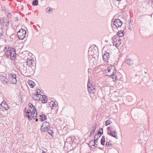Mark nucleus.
<instances>
[{"mask_svg": "<svg viewBox=\"0 0 153 153\" xmlns=\"http://www.w3.org/2000/svg\"><path fill=\"white\" fill-rule=\"evenodd\" d=\"M41 117V121H43L44 120H45L46 118V116L44 114H43L41 115H40Z\"/></svg>", "mask_w": 153, "mask_h": 153, "instance_id": "393cba45", "label": "nucleus"}, {"mask_svg": "<svg viewBox=\"0 0 153 153\" xmlns=\"http://www.w3.org/2000/svg\"><path fill=\"white\" fill-rule=\"evenodd\" d=\"M112 132V131L111 129L108 130V131L107 132V134L108 135L112 136V137H115L116 138H117V135L114 134H113Z\"/></svg>", "mask_w": 153, "mask_h": 153, "instance_id": "4468645a", "label": "nucleus"}, {"mask_svg": "<svg viewBox=\"0 0 153 153\" xmlns=\"http://www.w3.org/2000/svg\"><path fill=\"white\" fill-rule=\"evenodd\" d=\"M48 127H42V126H41L40 129L41 131L42 132H45L46 131H47L48 130Z\"/></svg>", "mask_w": 153, "mask_h": 153, "instance_id": "bb28decb", "label": "nucleus"}, {"mask_svg": "<svg viewBox=\"0 0 153 153\" xmlns=\"http://www.w3.org/2000/svg\"><path fill=\"white\" fill-rule=\"evenodd\" d=\"M52 9H51L50 7H48L46 9V11L48 14H51V13L53 12Z\"/></svg>", "mask_w": 153, "mask_h": 153, "instance_id": "b1692460", "label": "nucleus"}, {"mask_svg": "<svg viewBox=\"0 0 153 153\" xmlns=\"http://www.w3.org/2000/svg\"><path fill=\"white\" fill-rule=\"evenodd\" d=\"M118 39H119V37L118 36H116V35L114 36L112 38V43L114 45L116 41H117Z\"/></svg>", "mask_w": 153, "mask_h": 153, "instance_id": "dca6fc26", "label": "nucleus"}, {"mask_svg": "<svg viewBox=\"0 0 153 153\" xmlns=\"http://www.w3.org/2000/svg\"><path fill=\"white\" fill-rule=\"evenodd\" d=\"M102 58L104 61L106 62H108V61L109 59V53L107 51H104L103 55L102 56Z\"/></svg>", "mask_w": 153, "mask_h": 153, "instance_id": "9b49d317", "label": "nucleus"}, {"mask_svg": "<svg viewBox=\"0 0 153 153\" xmlns=\"http://www.w3.org/2000/svg\"><path fill=\"white\" fill-rule=\"evenodd\" d=\"M28 106L30 109H32L31 115H33L32 116V118L35 119L37 116V112L36 108L31 103H29Z\"/></svg>", "mask_w": 153, "mask_h": 153, "instance_id": "f257e3e1", "label": "nucleus"}, {"mask_svg": "<svg viewBox=\"0 0 153 153\" xmlns=\"http://www.w3.org/2000/svg\"><path fill=\"white\" fill-rule=\"evenodd\" d=\"M10 58L12 60H13L16 58V50L14 48H11V47H10Z\"/></svg>", "mask_w": 153, "mask_h": 153, "instance_id": "423d86ee", "label": "nucleus"}, {"mask_svg": "<svg viewBox=\"0 0 153 153\" xmlns=\"http://www.w3.org/2000/svg\"><path fill=\"white\" fill-rule=\"evenodd\" d=\"M72 141H73V143L76 144V141H75V139L74 138V137H72Z\"/></svg>", "mask_w": 153, "mask_h": 153, "instance_id": "ea45409f", "label": "nucleus"}, {"mask_svg": "<svg viewBox=\"0 0 153 153\" xmlns=\"http://www.w3.org/2000/svg\"><path fill=\"white\" fill-rule=\"evenodd\" d=\"M37 25L39 27H40L39 26V25Z\"/></svg>", "mask_w": 153, "mask_h": 153, "instance_id": "864d4df0", "label": "nucleus"}, {"mask_svg": "<svg viewBox=\"0 0 153 153\" xmlns=\"http://www.w3.org/2000/svg\"><path fill=\"white\" fill-rule=\"evenodd\" d=\"M36 94L35 93L34 94H33L32 96V98L33 99L35 100H39V98H36Z\"/></svg>", "mask_w": 153, "mask_h": 153, "instance_id": "2f4dec72", "label": "nucleus"}, {"mask_svg": "<svg viewBox=\"0 0 153 153\" xmlns=\"http://www.w3.org/2000/svg\"><path fill=\"white\" fill-rule=\"evenodd\" d=\"M131 114H133V111H132V110H131Z\"/></svg>", "mask_w": 153, "mask_h": 153, "instance_id": "49530a36", "label": "nucleus"}, {"mask_svg": "<svg viewBox=\"0 0 153 153\" xmlns=\"http://www.w3.org/2000/svg\"><path fill=\"white\" fill-rule=\"evenodd\" d=\"M105 136H103L101 139L100 141L101 144L103 146H104L105 145Z\"/></svg>", "mask_w": 153, "mask_h": 153, "instance_id": "5701e85b", "label": "nucleus"}, {"mask_svg": "<svg viewBox=\"0 0 153 153\" xmlns=\"http://www.w3.org/2000/svg\"><path fill=\"white\" fill-rule=\"evenodd\" d=\"M93 144V143H90V144Z\"/></svg>", "mask_w": 153, "mask_h": 153, "instance_id": "5fc2aeb1", "label": "nucleus"}, {"mask_svg": "<svg viewBox=\"0 0 153 153\" xmlns=\"http://www.w3.org/2000/svg\"><path fill=\"white\" fill-rule=\"evenodd\" d=\"M66 142L67 143H69L71 145L73 144L72 138L69 137L66 140Z\"/></svg>", "mask_w": 153, "mask_h": 153, "instance_id": "aec40b11", "label": "nucleus"}, {"mask_svg": "<svg viewBox=\"0 0 153 153\" xmlns=\"http://www.w3.org/2000/svg\"><path fill=\"white\" fill-rule=\"evenodd\" d=\"M3 51L4 52V55L7 58H9V57L10 56V47H9L7 48V47L5 46Z\"/></svg>", "mask_w": 153, "mask_h": 153, "instance_id": "6e6552de", "label": "nucleus"}, {"mask_svg": "<svg viewBox=\"0 0 153 153\" xmlns=\"http://www.w3.org/2000/svg\"><path fill=\"white\" fill-rule=\"evenodd\" d=\"M10 13H9V15H10ZM7 16H8L9 18H11V17L10 16V15Z\"/></svg>", "mask_w": 153, "mask_h": 153, "instance_id": "09e8293b", "label": "nucleus"}, {"mask_svg": "<svg viewBox=\"0 0 153 153\" xmlns=\"http://www.w3.org/2000/svg\"><path fill=\"white\" fill-rule=\"evenodd\" d=\"M107 129L108 130H110V129H111V126L108 127L107 128Z\"/></svg>", "mask_w": 153, "mask_h": 153, "instance_id": "37998d69", "label": "nucleus"}, {"mask_svg": "<svg viewBox=\"0 0 153 153\" xmlns=\"http://www.w3.org/2000/svg\"><path fill=\"white\" fill-rule=\"evenodd\" d=\"M1 105L6 110H8L9 107L5 102H2L1 104Z\"/></svg>", "mask_w": 153, "mask_h": 153, "instance_id": "ddd939ff", "label": "nucleus"}, {"mask_svg": "<svg viewBox=\"0 0 153 153\" xmlns=\"http://www.w3.org/2000/svg\"><path fill=\"white\" fill-rule=\"evenodd\" d=\"M116 72V67L114 65H111L109 66L106 70V73L107 75L108 76H110L115 73Z\"/></svg>", "mask_w": 153, "mask_h": 153, "instance_id": "f03ea898", "label": "nucleus"}, {"mask_svg": "<svg viewBox=\"0 0 153 153\" xmlns=\"http://www.w3.org/2000/svg\"><path fill=\"white\" fill-rule=\"evenodd\" d=\"M87 87L88 91L89 93L94 94L95 92V88L94 83H91L90 82L88 81L87 84Z\"/></svg>", "mask_w": 153, "mask_h": 153, "instance_id": "7ed1b4c3", "label": "nucleus"}, {"mask_svg": "<svg viewBox=\"0 0 153 153\" xmlns=\"http://www.w3.org/2000/svg\"><path fill=\"white\" fill-rule=\"evenodd\" d=\"M42 153H46L44 151H43L42 152Z\"/></svg>", "mask_w": 153, "mask_h": 153, "instance_id": "de8ad7c7", "label": "nucleus"}, {"mask_svg": "<svg viewBox=\"0 0 153 153\" xmlns=\"http://www.w3.org/2000/svg\"><path fill=\"white\" fill-rule=\"evenodd\" d=\"M99 148L100 149V147H99Z\"/></svg>", "mask_w": 153, "mask_h": 153, "instance_id": "4d7b16f0", "label": "nucleus"}, {"mask_svg": "<svg viewBox=\"0 0 153 153\" xmlns=\"http://www.w3.org/2000/svg\"><path fill=\"white\" fill-rule=\"evenodd\" d=\"M101 136L100 134H96L95 135L94 138L98 140L99 137Z\"/></svg>", "mask_w": 153, "mask_h": 153, "instance_id": "c9c22d12", "label": "nucleus"}, {"mask_svg": "<svg viewBox=\"0 0 153 153\" xmlns=\"http://www.w3.org/2000/svg\"><path fill=\"white\" fill-rule=\"evenodd\" d=\"M8 75V79L10 83L14 84H16L17 82L16 75L12 73L9 74Z\"/></svg>", "mask_w": 153, "mask_h": 153, "instance_id": "20e7f679", "label": "nucleus"}, {"mask_svg": "<svg viewBox=\"0 0 153 153\" xmlns=\"http://www.w3.org/2000/svg\"><path fill=\"white\" fill-rule=\"evenodd\" d=\"M94 140H92L90 141L89 142V143H93L92 145L91 146V148H92V146H93L94 147H95V145H97L98 144V142L97 139H94Z\"/></svg>", "mask_w": 153, "mask_h": 153, "instance_id": "f8f14e48", "label": "nucleus"}, {"mask_svg": "<svg viewBox=\"0 0 153 153\" xmlns=\"http://www.w3.org/2000/svg\"><path fill=\"white\" fill-rule=\"evenodd\" d=\"M93 133L92 132L90 133V135H89V137H91V135H92V134Z\"/></svg>", "mask_w": 153, "mask_h": 153, "instance_id": "a18cd8bd", "label": "nucleus"}, {"mask_svg": "<svg viewBox=\"0 0 153 153\" xmlns=\"http://www.w3.org/2000/svg\"><path fill=\"white\" fill-rule=\"evenodd\" d=\"M123 33V30H120L117 33V36H118L119 37H122L124 35Z\"/></svg>", "mask_w": 153, "mask_h": 153, "instance_id": "412c9836", "label": "nucleus"}, {"mask_svg": "<svg viewBox=\"0 0 153 153\" xmlns=\"http://www.w3.org/2000/svg\"><path fill=\"white\" fill-rule=\"evenodd\" d=\"M0 79L1 82L3 84L6 85H8L9 80L6 76H1L0 77Z\"/></svg>", "mask_w": 153, "mask_h": 153, "instance_id": "0eeeda50", "label": "nucleus"}, {"mask_svg": "<svg viewBox=\"0 0 153 153\" xmlns=\"http://www.w3.org/2000/svg\"><path fill=\"white\" fill-rule=\"evenodd\" d=\"M114 24L117 27H120L122 25V22L119 19H115Z\"/></svg>", "mask_w": 153, "mask_h": 153, "instance_id": "1a4fd4ad", "label": "nucleus"}, {"mask_svg": "<svg viewBox=\"0 0 153 153\" xmlns=\"http://www.w3.org/2000/svg\"><path fill=\"white\" fill-rule=\"evenodd\" d=\"M3 23H6L5 26H8L9 25V19H6L5 21H3Z\"/></svg>", "mask_w": 153, "mask_h": 153, "instance_id": "7c9ffc66", "label": "nucleus"}, {"mask_svg": "<svg viewBox=\"0 0 153 153\" xmlns=\"http://www.w3.org/2000/svg\"><path fill=\"white\" fill-rule=\"evenodd\" d=\"M126 62L129 65H131L133 63L132 61L129 59H127L126 60Z\"/></svg>", "mask_w": 153, "mask_h": 153, "instance_id": "c85d7f7f", "label": "nucleus"}, {"mask_svg": "<svg viewBox=\"0 0 153 153\" xmlns=\"http://www.w3.org/2000/svg\"><path fill=\"white\" fill-rule=\"evenodd\" d=\"M38 121V119H36V121Z\"/></svg>", "mask_w": 153, "mask_h": 153, "instance_id": "8fccbe9b", "label": "nucleus"}, {"mask_svg": "<svg viewBox=\"0 0 153 153\" xmlns=\"http://www.w3.org/2000/svg\"><path fill=\"white\" fill-rule=\"evenodd\" d=\"M111 76V77L113 79V81L114 82L116 81L117 79V77L115 74H113Z\"/></svg>", "mask_w": 153, "mask_h": 153, "instance_id": "cd10ccee", "label": "nucleus"}, {"mask_svg": "<svg viewBox=\"0 0 153 153\" xmlns=\"http://www.w3.org/2000/svg\"><path fill=\"white\" fill-rule=\"evenodd\" d=\"M112 133H113V134H117V132L115 130L112 131Z\"/></svg>", "mask_w": 153, "mask_h": 153, "instance_id": "a19ab883", "label": "nucleus"}, {"mask_svg": "<svg viewBox=\"0 0 153 153\" xmlns=\"http://www.w3.org/2000/svg\"><path fill=\"white\" fill-rule=\"evenodd\" d=\"M38 4V1L37 0H34L32 2V4L34 6H36Z\"/></svg>", "mask_w": 153, "mask_h": 153, "instance_id": "c756f323", "label": "nucleus"}, {"mask_svg": "<svg viewBox=\"0 0 153 153\" xmlns=\"http://www.w3.org/2000/svg\"><path fill=\"white\" fill-rule=\"evenodd\" d=\"M149 3H152V2H153V0H149Z\"/></svg>", "mask_w": 153, "mask_h": 153, "instance_id": "c03bdc74", "label": "nucleus"}, {"mask_svg": "<svg viewBox=\"0 0 153 153\" xmlns=\"http://www.w3.org/2000/svg\"><path fill=\"white\" fill-rule=\"evenodd\" d=\"M49 123L47 121L44 122L42 125V127H48V128H49Z\"/></svg>", "mask_w": 153, "mask_h": 153, "instance_id": "6ab92c4d", "label": "nucleus"}, {"mask_svg": "<svg viewBox=\"0 0 153 153\" xmlns=\"http://www.w3.org/2000/svg\"><path fill=\"white\" fill-rule=\"evenodd\" d=\"M36 98H39V100L40 99L39 97H41V96H42L41 95H40V94H36Z\"/></svg>", "mask_w": 153, "mask_h": 153, "instance_id": "58836bf2", "label": "nucleus"}, {"mask_svg": "<svg viewBox=\"0 0 153 153\" xmlns=\"http://www.w3.org/2000/svg\"><path fill=\"white\" fill-rule=\"evenodd\" d=\"M49 105L51 107L52 109H54V108L56 107V106L55 103L53 101H51L50 102Z\"/></svg>", "mask_w": 153, "mask_h": 153, "instance_id": "f3484780", "label": "nucleus"}, {"mask_svg": "<svg viewBox=\"0 0 153 153\" xmlns=\"http://www.w3.org/2000/svg\"><path fill=\"white\" fill-rule=\"evenodd\" d=\"M1 24V20L0 19V24Z\"/></svg>", "mask_w": 153, "mask_h": 153, "instance_id": "603ef678", "label": "nucleus"}, {"mask_svg": "<svg viewBox=\"0 0 153 153\" xmlns=\"http://www.w3.org/2000/svg\"><path fill=\"white\" fill-rule=\"evenodd\" d=\"M152 84H153L152 85L153 86V81H152Z\"/></svg>", "mask_w": 153, "mask_h": 153, "instance_id": "6e6d98bb", "label": "nucleus"}, {"mask_svg": "<svg viewBox=\"0 0 153 153\" xmlns=\"http://www.w3.org/2000/svg\"><path fill=\"white\" fill-rule=\"evenodd\" d=\"M47 131L48 134L51 135V136H52V133H53L52 130L49 129V128Z\"/></svg>", "mask_w": 153, "mask_h": 153, "instance_id": "f704fd0d", "label": "nucleus"}, {"mask_svg": "<svg viewBox=\"0 0 153 153\" xmlns=\"http://www.w3.org/2000/svg\"><path fill=\"white\" fill-rule=\"evenodd\" d=\"M111 121L109 120H107L106 122L105 123V125L106 126H107L109 125H110L111 123Z\"/></svg>", "mask_w": 153, "mask_h": 153, "instance_id": "72a5a7b5", "label": "nucleus"}, {"mask_svg": "<svg viewBox=\"0 0 153 153\" xmlns=\"http://www.w3.org/2000/svg\"><path fill=\"white\" fill-rule=\"evenodd\" d=\"M121 44V42L120 40V37H119V39H118L117 41L114 44V45L117 47L120 46Z\"/></svg>", "mask_w": 153, "mask_h": 153, "instance_id": "a211bd4d", "label": "nucleus"}, {"mask_svg": "<svg viewBox=\"0 0 153 153\" xmlns=\"http://www.w3.org/2000/svg\"><path fill=\"white\" fill-rule=\"evenodd\" d=\"M31 82V81L30 82H28V83L30 85V86L31 88H33V87L34 86V85H33V84L31 83H30Z\"/></svg>", "mask_w": 153, "mask_h": 153, "instance_id": "4c0bfd02", "label": "nucleus"}, {"mask_svg": "<svg viewBox=\"0 0 153 153\" xmlns=\"http://www.w3.org/2000/svg\"><path fill=\"white\" fill-rule=\"evenodd\" d=\"M27 60V65L29 67H31L32 65L34 66V64H36L33 59L28 58Z\"/></svg>", "mask_w": 153, "mask_h": 153, "instance_id": "9d476101", "label": "nucleus"}, {"mask_svg": "<svg viewBox=\"0 0 153 153\" xmlns=\"http://www.w3.org/2000/svg\"><path fill=\"white\" fill-rule=\"evenodd\" d=\"M105 145L107 146H109L112 145L111 144H110V143L108 141L106 142Z\"/></svg>", "mask_w": 153, "mask_h": 153, "instance_id": "e433bc0d", "label": "nucleus"}, {"mask_svg": "<svg viewBox=\"0 0 153 153\" xmlns=\"http://www.w3.org/2000/svg\"><path fill=\"white\" fill-rule=\"evenodd\" d=\"M1 36H2V34H0V37H1Z\"/></svg>", "mask_w": 153, "mask_h": 153, "instance_id": "3c124183", "label": "nucleus"}, {"mask_svg": "<svg viewBox=\"0 0 153 153\" xmlns=\"http://www.w3.org/2000/svg\"><path fill=\"white\" fill-rule=\"evenodd\" d=\"M41 92V91L40 90L38 89L37 91H36V92L37 93V94H39V93H40Z\"/></svg>", "mask_w": 153, "mask_h": 153, "instance_id": "79ce46f5", "label": "nucleus"}, {"mask_svg": "<svg viewBox=\"0 0 153 153\" xmlns=\"http://www.w3.org/2000/svg\"><path fill=\"white\" fill-rule=\"evenodd\" d=\"M94 127L91 130L92 131L91 132H92L93 133H94V132L95 130L96 129V127H97V124H95L94 123Z\"/></svg>", "mask_w": 153, "mask_h": 153, "instance_id": "473e14b6", "label": "nucleus"}, {"mask_svg": "<svg viewBox=\"0 0 153 153\" xmlns=\"http://www.w3.org/2000/svg\"><path fill=\"white\" fill-rule=\"evenodd\" d=\"M103 133V129L102 128H100L98 130L97 134H100V135H101Z\"/></svg>", "mask_w": 153, "mask_h": 153, "instance_id": "a878e982", "label": "nucleus"}, {"mask_svg": "<svg viewBox=\"0 0 153 153\" xmlns=\"http://www.w3.org/2000/svg\"><path fill=\"white\" fill-rule=\"evenodd\" d=\"M26 32L24 29H20L17 33V36L20 39L23 40L25 37Z\"/></svg>", "mask_w": 153, "mask_h": 153, "instance_id": "39448f33", "label": "nucleus"}, {"mask_svg": "<svg viewBox=\"0 0 153 153\" xmlns=\"http://www.w3.org/2000/svg\"><path fill=\"white\" fill-rule=\"evenodd\" d=\"M31 109L29 108L28 109L26 112L27 113V117L28 119L29 120H32V116H33V115H31V114L30 115H29L30 113H31Z\"/></svg>", "mask_w": 153, "mask_h": 153, "instance_id": "2eb2a0df", "label": "nucleus"}, {"mask_svg": "<svg viewBox=\"0 0 153 153\" xmlns=\"http://www.w3.org/2000/svg\"><path fill=\"white\" fill-rule=\"evenodd\" d=\"M43 99L42 100V102L43 103H45L47 102L48 99L47 96L44 95L42 96Z\"/></svg>", "mask_w": 153, "mask_h": 153, "instance_id": "4be33fe9", "label": "nucleus"}]
</instances>
